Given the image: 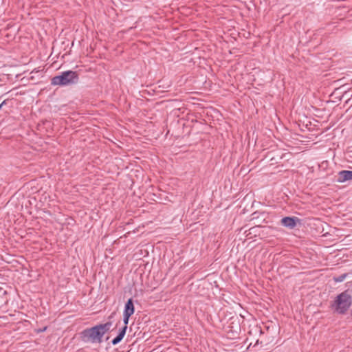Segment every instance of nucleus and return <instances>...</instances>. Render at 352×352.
I'll return each instance as SVG.
<instances>
[{
    "label": "nucleus",
    "mask_w": 352,
    "mask_h": 352,
    "mask_svg": "<svg viewBox=\"0 0 352 352\" xmlns=\"http://www.w3.org/2000/svg\"><path fill=\"white\" fill-rule=\"evenodd\" d=\"M1 107H2L1 105H0V109H1Z\"/></svg>",
    "instance_id": "4468645a"
},
{
    "label": "nucleus",
    "mask_w": 352,
    "mask_h": 352,
    "mask_svg": "<svg viewBox=\"0 0 352 352\" xmlns=\"http://www.w3.org/2000/svg\"><path fill=\"white\" fill-rule=\"evenodd\" d=\"M135 308L124 306V310L123 314V322L124 324H128L129 318L134 314Z\"/></svg>",
    "instance_id": "0eeeda50"
},
{
    "label": "nucleus",
    "mask_w": 352,
    "mask_h": 352,
    "mask_svg": "<svg viewBox=\"0 0 352 352\" xmlns=\"http://www.w3.org/2000/svg\"><path fill=\"white\" fill-rule=\"evenodd\" d=\"M111 143H113L114 145H116V143L113 142L112 140H111Z\"/></svg>",
    "instance_id": "ddd939ff"
},
{
    "label": "nucleus",
    "mask_w": 352,
    "mask_h": 352,
    "mask_svg": "<svg viewBox=\"0 0 352 352\" xmlns=\"http://www.w3.org/2000/svg\"><path fill=\"white\" fill-rule=\"evenodd\" d=\"M78 79V74L76 72L68 70L61 72L58 76H54L51 80V85L68 86L77 83Z\"/></svg>",
    "instance_id": "7ed1b4c3"
},
{
    "label": "nucleus",
    "mask_w": 352,
    "mask_h": 352,
    "mask_svg": "<svg viewBox=\"0 0 352 352\" xmlns=\"http://www.w3.org/2000/svg\"><path fill=\"white\" fill-rule=\"evenodd\" d=\"M346 274H343L338 276H335V277H333V280L336 283L342 282L346 278Z\"/></svg>",
    "instance_id": "6e6552de"
},
{
    "label": "nucleus",
    "mask_w": 352,
    "mask_h": 352,
    "mask_svg": "<svg viewBox=\"0 0 352 352\" xmlns=\"http://www.w3.org/2000/svg\"><path fill=\"white\" fill-rule=\"evenodd\" d=\"M125 307H134L133 301L132 298H129L125 304Z\"/></svg>",
    "instance_id": "1a4fd4ad"
},
{
    "label": "nucleus",
    "mask_w": 352,
    "mask_h": 352,
    "mask_svg": "<svg viewBox=\"0 0 352 352\" xmlns=\"http://www.w3.org/2000/svg\"><path fill=\"white\" fill-rule=\"evenodd\" d=\"M337 182L343 183L344 182L352 180V170H342L338 173Z\"/></svg>",
    "instance_id": "39448f33"
},
{
    "label": "nucleus",
    "mask_w": 352,
    "mask_h": 352,
    "mask_svg": "<svg viewBox=\"0 0 352 352\" xmlns=\"http://www.w3.org/2000/svg\"><path fill=\"white\" fill-rule=\"evenodd\" d=\"M6 102V100H4V101H3V102L1 103V104H0V105H1V107H3V106H4V105H5Z\"/></svg>",
    "instance_id": "9b49d317"
},
{
    "label": "nucleus",
    "mask_w": 352,
    "mask_h": 352,
    "mask_svg": "<svg viewBox=\"0 0 352 352\" xmlns=\"http://www.w3.org/2000/svg\"><path fill=\"white\" fill-rule=\"evenodd\" d=\"M127 329V324H124V326L119 330L118 336L111 340V344H118L124 338Z\"/></svg>",
    "instance_id": "423d86ee"
},
{
    "label": "nucleus",
    "mask_w": 352,
    "mask_h": 352,
    "mask_svg": "<svg viewBox=\"0 0 352 352\" xmlns=\"http://www.w3.org/2000/svg\"><path fill=\"white\" fill-rule=\"evenodd\" d=\"M6 102V100H4V101H3V102L1 103V104H0V105H1V107H3V106H4V105H5Z\"/></svg>",
    "instance_id": "f8f14e48"
},
{
    "label": "nucleus",
    "mask_w": 352,
    "mask_h": 352,
    "mask_svg": "<svg viewBox=\"0 0 352 352\" xmlns=\"http://www.w3.org/2000/svg\"><path fill=\"white\" fill-rule=\"evenodd\" d=\"M298 221H299L298 217H285L281 219V224L285 227L292 229L296 226Z\"/></svg>",
    "instance_id": "20e7f679"
},
{
    "label": "nucleus",
    "mask_w": 352,
    "mask_h": 352,
    "mask_svg": "<svg viewBox=\"0 0 352 352\" xmlns=\"http://www.w3.org/2000/svg\"><path fill=\"white\" fill-rule=\"evenodd\" d=\"M351 305L352 297L346 290L336 296L331 307L335 313L345 314Z\"/></svg>",
    "instance_id": "f03ea898"
},
{
    "label": "nucleus",
    "mask_w": 352,
    "mask_h": 352,
    "mask_svg": "<svg viewBox=\"0 0 352 352\" xmlns=\"http://www.w3.org/2000/svg\"><path fill=\"white\" fill-rule=\"evenodd\" d=\"M110 329V322L96 325L81 332L82 340L87 343H100L102 337Z\"/></svg>",
    "instance_id": "f257e3e1"
},
{
    "label": "nucleus",
    "mask_w": 352,
    "mask_h": 352,
    "mask_svg": "<svg viewBox=\"0 0 352 352\" xmlns=\"http://www.w3.org/2000/svg\"><path fill=\"white\" fill-rule=\"evenodd\" d=\"M46 329H47V327H45L42 328L41 329H39V330L38 331V332H43V331H45Z\"/></svg>",
    "instance_id": "9d476101"
}]
</instances>
